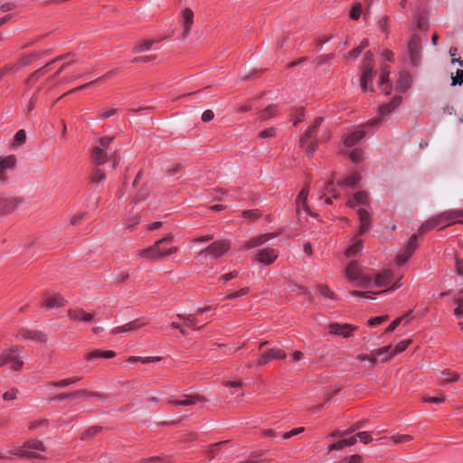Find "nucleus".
<instances>
[{"instance_id": "nucleus-30", "label": "nucleus", "mask_w": 463, "mask_h": 463, "mask_svg": "<svg viewBox=\"0 0 463 463\" xmlns=\"http://www.w3.org/2000/svg\"><path fill=\"white\" fill-rule=\"evenodd\" d=\"M361 175L358 173H353L342 181L338 182V184L342 187L354 188L360 182Z\"/></svg>"}, {"instance_id": "nucleus-35", "label": "nucleus", "mask_w": 463, "mask_h": 463, "mask_svg": "<svg viewBox=\"0 0 463 463\" xmlns=\"http://www.w3.org/2000/svg\"><path fill=\"white\" fill-rule=\"evenodd\" d=\"M22 337L24 339H32L39 343L46 341V335L40 331H25L22 333Z\"/></svg>"}, {"instance_id": "nucleus-16", "label": "nucleus", "mask_w": 463, "mask_h": 463, "mask_svg": "<svg viewBox=\"0 0 463 463\" xmlns=\"http://www.w3.org/2000/svg\"><path fill=\"white\" fill-rule=\"evenodd\" d=\"M274 237H275V235L273 233H266V234H261V235L252 237L244 242L242 249L250 250L252 248L261 246L265 242H267L268 241H269L270 239H272Z\"/></svg>"}, {"instance_id": "nucleus-28", "label": "nucleus", "mask_w": 463, "mask_h": 463, "mask_svg": "<svg viewBox=\"0 0 463 463\" xmlns=\"http://www.w3.org/2000/svg\"><path fill=\"white\" fill-rule=\"evenodd\" d=\"M440 384L446 385L449 383H453L458 380V374L450 370H443L439 372Z\"/></svg>"}, {"instance_id": "nucleus-3", "label": "nucleus", "mask_w": 463, "mask_h": 463, "mask_svg": "<svg viewBox=\"0 0 463 463\" xmlns=\"http://www.w3.org/2000/svg\"><path fill=\"white\" fill-rule=\"evenodd\" d=\"M231 248V241L230 240H219L213 241L212 244H210L205 249L202 250L198 255L197 259H202L203 257H206L207 255H210L211 257L217 259L222 257L223 254H225L229 249Z\"/></svg>"}, {"instance_id": "nucleus-50", "label": "nucleus", "mask_w": 463, "mask_h": 463, "mask_svg": "<svg viewBox=\"0 0 463 463\" xmlns=\"http://www.w3.org/2000/svg\"><path fill=\"white\" fill-rule=\"evenodd\" d=\"M249 290H250L249 288H241L240 290H238L236 292L228 294L225 297V299H233V298H240L241 296L246 295L249 292Z\"/></svg>"}, {"instance_id": "nucleus-43", "label": "nucleus", "mask_w": 463, "mask_h": 463, "mask_svg": "<svg viewBox=\"0 0 463 463\" xmlns=\"http://www.w3.org/2000/svg\"><path fill=\"white\" fill-rule=\"evenodd\" d=\"M242 216L249 221H255L260 217L261 213L258 209L246 210L242 212Z\"/></svg>"}, {"instance_id": "nucleus-49", "label": "nucleus", "mask_w": 463, "mask_h": 463, "mask_svg": "<svg viewBox=\"0 0 463 463\" xmlns=\"http://www.w3.org/2000/svg\"><path fill=\"white\" fill-rule=\"evenodd\" d=\"M394 443H405L412 440V436L411 435H397L390 438Z\"/></svg>"}, {"instance_id": "nucleus-7", "label": "nucleus", "mask_w": 463, "mask_h": 463, "mask_svg": "<svg viewBox=\"0 0 463 463\" xmlns=\"http://www.w3.org/2000/svg\"><path fill=\"white\" fill-rule=\"evenodd\" d=\"M402 97L396 96L394 97L390 103H386L382 105L379 108V116L370 121H368V125L370 127L377 126L383 119V118L388 114H390L393 109L398 108L402 103Z\"/></svg>"}, {"instance_id": "nucleus-56", "label": "nucleus", "mask_w": 463, "mask_h": 463, "mask_svg": "<svg viewBox=\"0 0 463 463\" xmlns=\"http://www.w3.org/2000/svg\"><path fill=\"white\" fill-rule=\"evenodd\" d=\"M15 4L12 1L0 2V13H5L14 9Z\"/></svg>"}, {"instance_id": "nucleus-6", "label": "nucleus", "mask_w": 463, "mask_h": 463, "mask_svg": "<svg viewBox=\"0 0 463 463\" xmlns=\"http://www.w3.org/2000/svg\"><path fill=\"white\" fill-rule=\"evenodd\" d=\"M408 54L412 66L418 67L421 59V40L419 35L413 34L408 43Z\"/></svg>"}, {"instance_id": "nucleus-20", "label": "nucleus", "mask_w": 463, "mask_h": 463, "mask_svg": "<svg viewBox=\"0 0 463 463\" xmlns=\"http://www.w3.org/2000/svg\"><path fill=\"white\" fill-rule=\"evenodd\" d=\"M64 302L65 300L59 294H46L43 304L49 308H53L62 307Z\"/></svg>"}, {"instance_id": "nucleus-10", "label": "nucleus", "mask_w": 463, "mask_h": 463, "mask_svg": "<svg viewBox=\"0 0 463 463\" xmlns=\"http://www.w3.org/2000/svg\"><path fill=\"white\" fill-rule=\"evenodd\" d=\"M279 251L273 248H264L259 250L255 256V260L265 265L272 264L278 258Z\"/></svg>"}, {"instance_id": "nucleus-18", "label": "nucleus", "mask_w": 463, "mask_h": 463, "mask_svg": "<svg viewBox=\"0 0 463 463\" xmlns=\"http://www.w3.org/2000/svg\"><path fill=\"white\" fill-rule=\"evenodd\" d=\"M357 214L360 221V228L358 234L362 235L371 227V216L369 213L364 209H359Z\"/></svg>"}, {"instance_id": "nucleus-27", "label": "nucleus", "mask_w": 463, "mask_h": 463, "mask_svg": "<svg viewBox=\"0 0 463 463\" xmlns=\"http://www.w3.org/2000/svg\"><path fill=\"white\" fill-rule=\"evenodd\" d=\"M393 279V273L392 270L387 269L382 273L377 274L374 279V284L377 287L387 286Z\"/></svg>"}, {"instance_id": "nucleus-19", "label": "nucleus", "mask_w": 463, "mask_h": 463, "mask_svg": "<svg viewBox=\"0 0 463 463\" xmlns=\"http://www.w3.org/2000/svg\"><path fill=\"white\" fill-rule=\"evenodd\" d=\"M411 82L412 78L411 74L406 71H402L396 83L397 90L402 93L406 92L411 88Z\"/></svg>"}, {"instance_id": "nucleus-53", "label": "nucleus", "mask_w": 463, "mask_h": 463, "mask_svg": "<svg viewBox=\"0 0 463 463\" xmlns=\"http://www.w3.org/2000/svg\"><path fill=\"white\" fill-rule=\"evenodd\" d=\"M318 290L322 296L327 298H334L335 294L330 290V288L326 285H320L318 287Z\"/></svg>"}, {"instance_id": "nucleus-17", "label": "nucleus", "mask_w": 463, "mask_h": 463, "mask_svg": "<svg viewBox=\"0 0 463 463\" xmlns=\"http://www.w3.org/2000/svg\"><path fill=\"white\" fill-rule=\"evenodd\" d=\"M204 398L203 396H200L198 394L194 395H184L182 399L179 400H170L168 402L173 405L176 406H190L194 405L199 402H203Z\"/></svg>"}, {"instance_id": "nucleus-13", "label": "nucleus", "mask_w": 463, "mask_h": 463, "mask_svg": "<svg viewBox=\"0 0 463 463\" xmlns=\"http://www.w3.org/2000/svg\"><path fill=\"white\" fill-rule=\"evenodd\" d=\"M148 324V320L142 317V318H137V319H135L131 322H128L121 326H118V327H115L111 333L113 335H118V334H121L123 332H128V331H133V330H137L146 325Z\"/></svg>"}, {"instance_id": "nucleus-1", "label": "nucleus", "mask_w": 463, "mask_h": 463, "mask_svg": "<svg viewBox=\"0 0 463 463\" xmlns=\"http://www.w3.org/2000/svg\"><path fill=\"white\" fill-rule=\"evenodd\" d=\"M46 452L43 443L40 440H29L24 446L7 451L8 454L18 456L26 459H43V453Z\"/></svg>"}, {"instance_id": "nucleus-14", "label": "nucleus", "mask_w": 463, "mask_h": 463, "mask_svg": "<svg viewBox=\"0 0 463 463\" xmlns=\"http://www.w3.org/2000/svg\"><path fill=\"white\" fill-rule=\"evenodd\" d=\"M15 164L16 158L14 156H0V182L5 183L7 181L6 172L9 169H13Z\"/></svg>"}, {"instance_id": "nucleus-37", "label": "nucleus", "mask_w": 463, "mask_h": 463, "mask_svg": "<svg viewBox=\"0 0 463 463\" xmlns=\"http://www.w3.org/2000/svg\"><path fill=\"white\" fill-rule=\"evenodd\" d=\"M112 73H113V71H109V72H107L105 75H103V76H101V77H99V78H98V79H96V80H92V81H90V82H88V83H85V84H83V85H81V86H79V87H77V88H74V89L71 90L69 92L65 93L63 96H65V95H67V94H70V93H74V92H76V91H78V90H84V89H86V88H88V87H90V86H92V85H94V84H96V83H98V82H100V81H102L105 78L109 77Z\"/></svg>"}, {"instance_id": "nucleus-47", "label": "nucleus", "mask_w": 463, "mask_h": 463, "mask_svg": "<svg viewBox=\"0 0 463 463\" xmlns=\"http://www.w3.org/2000/svg\"><path fill=\"white\" fill-rule=\"evenodd\" d=\"M356 360L360 362H369L372 365L376 364H375V358L373 356V351H371L370 354H361L356 356Z\"/></svg>"}, {"instance_id": "nucleus-41", "label": "nucleus", "mask_w": 463, "mask_h": 463, "mask_svg": "<svg viewBox=\"0 0 463 463\" xmlns=\"http://www.w3.org/2000/svg\"><path fill=\"white\" fill-rule=\"evenodd\" d=\"M417 238H418V234H413L407 245H406V248H405V252L408 253L409 255H412V253L415 251V250L417 249Z\"/></svg>"}, {"instance_id": "nucleus-29", "label": "nucleus", "mask_w": 463, "mask_h": 463, "mask_svg": "<svg viewBox=\"0 0 463 463\" xmlns=\"http://www.w3.org/2000/svg\"><path fill=\"white\" fill-rule=\"evenodd\" d=\"M391 73V70L389 66H383L382 68V74L380 76V83L383 86V91L389 95L391 93L392 85L389 83V75Z\"/></svg>"}, {"instance_id": "nucleus-24", "label": "nucleus", "mask_w": 463, "mask_h": 463, "mask_svg": "<svg viewBox=\"0 0 463 463\" xmlns=\"http://www.w3.org/2000/svg\"><path fill=\"white\" fill-rule=\"evenodd\" d=\"M80 395H87V396H93V397H101L102 396V394H100L99 392H89L87 390H78V391L71 392V393L58 394V395L54 396L53 398H52V401H61L68 397H79Z\"/></svg>"}, {"instance_id": "nucleus-8", "label": "nucleus", "mask_w": 463, "mask_h": 463, "mask_svg": "<svg viewBox=\"0 0 463 463\" xmlns=\"http://www.w3.org/2000/svg\"><path fill=\"white\" fill-rule=\"evenodd\" d=\"M287 357L286 353L279 348H269L264 351L257 361V364L260 366L268 364L273 359H285Z\"/></svg>"}, {"instance_id": "nucleus-9", "label": "nucleus", "mask_w": 463, "mask_h": 463, "mask_svg": "<svg viewBox=\"0 0 463 463\" xmlns=\"http://www.w3.org/2000/svg\"><path fill=\"white\" fill-rule=\"evenodd\" d=\"M376 74V71L373 69V64H364L363 75L361 78V88L364 91H373V88L372 85L373 80Z\"/></svg>"}, {"instance_id": "nucleus-44", "label": "nucleus", "mask_w": 463, "mask_h": 463, "mask_svg": "<svg viewBox=\"0 0 463 463\" xmlns=\"http://www.w3.org/2000/svg\"><path fill=\"white\" fill-rule=\"evenodd\" d=\"M38 57L37 54H31V55H28V56H25L20 61L19 63H17L16 65H13V66H7L8 68H11V70L13 69H15V70H18L20 69L21 67L23 66H25L27 64L30 63V61L33 59H36Z\"/></svg>"}, {"instance_id": "nucleus-36", "label": "nucleus", "mask_w": 463, "mask_h": 463, "mask_svg": "<svg viewBox=\"0 0 463 463\" xmlns=\"http://www.w3.org/2000/svg\"><path fill=\"white\" fill-rule=\"evenodd\" d=\"M156 42L157 41H156V40H150V39H146V40L140 41L134 46L133 52H144L149 50L153 46V44L156 43Z\"/></svg>"}, {"instance_id": "nucleus-38", "label": "nucleus", "mask_w": 463, "mask_h": 463, "mask_svg": "<svg viewBox=\"0 0 463 463\" xmlns=\"http://www.w3.org/2000/svg\"><path fill=\"white\" fill-rule=\"evenodd\" d=\"M80 379H81L80 377L67 378V379H63V380H61V381H58V382L49 383L48 386H50V387L63 388V387H66V386H68L70 384H72V383H75L79 382Z\"/></svg>"}, {"instance_id": "nucleus-45", "label": "nucleus", "mask_w": 463, "mask_h": 463, "mask_svg": "<svg viewBox=\"0 0 463 463\" xmlns=\"http://www.w3.org/2000/svg\"><path fill=\"white\" fill-rule=\"evenodd\" d=\"M455 303L457 307L454 310V315L458 318H461L463 317V298L461 297H456Z\"/></svg>"}, {"instance_id": "nucleus-21", "label": "nucleus", "mask_w": 463, "mask_h": 463, "mask_svg": "<svg viewBox=\"0 0 463 463\" xmlns=\"http://www.w3.org/2000/svg\"><path fill=\"white\" fill-rule=\"evenodd\" d=\"M392 346L387 345L382 348L374 349L373 351V356L375 358V364L378 362L384 363L392 357Z\"/></svg>"}, {"instance_id": "nucleus-22", "label": "nucleus", "mask_w": 463, "mask_h": 463, "mask_svg": "<svg viewBox=\"0 0 463 463\" xmlns=\"http://www.w3.org/2000/svg\"><path fill=\"white\" fill-rule=\"evenodd\" d=\"M17 205L16 198H0V215L12 213Z\"/></svg>"}, {"instance_id": "nucleus-63", "label": "nucleus", "mask_w": 463, "mask_h": 463, "mask_svg": "<svg viewBox=\"0 0 463 463\" xmlns=\"http://www.w3.org/2000/svg\"><path fill=\"white\" fill-rule=\"evenodd\" d=\"M410 257H411V255L406 253L405 250H403L402 252L399 253L397 255V257H396V263H397V265H399V266L403 265L409 260Z\"/></svg>"}, {"instance_id": "nucleus-12", "label": "nucleus", "mask_w": 463, "mask_h": 463, "mask_svg": "<svg viewBox=\"0 0 463 463\" xmlns=\"http://www.w3.org/2000/svg\"><path fill=\"white\" fill-rule=\"evenodd\" d=\"M162 246L158 241L153 245L138 251V256L145 257L150 260L156 261L163 259L162 252H159V247Z\"/></svg>"}, {"instance_id": "nucleus-52", "label": "nucleus", "mask_w": 463, "mask_h": 463, "mask_svg": "<svg viewBox=\"0 0 463 463\" xmlns=\"http://www.w3.org/2000/svg\"><path fill=\"white\" fill-rule=\"evenodd\" d=\"M361 13H362L361 4H355L350 12V17L353 20H357L360 17Z\"/></svg>"}, {"instance_id": "nucleus-61", "label": "nucleus", "mask_w": 463, "mask_h": 463, "mask_svg": "<svg viewBox=\"0 0 463 463\" xmlns=\"http://www.w3.org/2000/svg\"><path fill=\"white\" fill-rule=\"evenodd\" d=\"M364 459L361 455L354 454L350 456L349 458H345L342 463H363Z\"/></svg>"}, {"instance_id": "nucleus-54", "label": "nucleus", "mask_w": 463, "mask_h": 463, "mask_svg": "<svg viewBox=\"0 0 463 463\" xmlns=\"http://www.w3.org/2000/svg\"><path fill=\"white\" fill-rule=\"evenodd\" d=\"M178 250L179 249L176 246H172L167 249L164 248L163 245L159 247V252L164 253L163 259L166 258L167 256H169L171 254L176 253L178 251Z\"/></svg>"}, {"instance_id": "nucleus-59", "label": "nucleus", "mask_w": 463, "mask_h": 463, "mask_svg": "<svg viewBox=\"0 0 463 463\" xmlns=\"http://www.w3.org/2000/svg\"><path fill=\"white\" fill-rule=\"evenodd\" d=\"M26 139V135H25V132L24 130L23 129H20L16 132L15 136H14V144L15 145H21L23 144Z\"/></svg>"}, {"instance_id": "nucleus-31", "label": "nucleus", "mask_w": 463, "mask_h": 463, "mask_svg": "<svg viewBox=\"0 0 463 463\" xmlns=\"http://www.w3.org/2000/svg\"><path fill=\"white\" fill-rule=\"evenodd\" d=\"M356 443V437H351L348 439H342L339 441L329 446V451L341 450L345 447L353 446Z\"/></svg>"}, {"instance_id": "nucleus-32", "label": "nucleus", "mask_w": 463, "mask_h": 463, "mask_svg": "<svg viewBox=\"0 0 463 463\" xmlns=\"http://www.w3.org/2000/svg\"><path fill=\"white\" fill-rule=\"evenodd\" d=\"M364 136V131L356 130L353 133L349 134L345 139V146L347 147H352L355 144H357Z\"/></svg>"}, {"instance_id": "nucleus-48", "label": "nucleus", "mask_w": 463, "mask_h": 463, "mask_svg": "<svg viewBox=\"0 0 463 463\" xmlns=\"http://www.w3.org/2000/svg\"><path fill=\"white\" fill-rule=\"evenodd\" d=\"M433 228H435V227L432 225V222H431L430 219H429V220L425 221L420 225V227L419 228V231H418V235H422L425 232L432 230Z\"/></svg>"}, {"instance_id": "nucleus-4", "label": "nucleus", "mask_w": 463, "mask_h": 463, "mask_svg": "<svg viewBox=\"0 0 463 463\" xmlns=\"http://www.w3.org/2000/svg\"><path fill=\"white\" fill-rule=\"evenodd\" d=\"M345 276L350 281L356 282L359 287L365 288L371 281L372 278L364 274L356 261H352L345 269Z\"/></svg>"}, {"instance_id": "nucleus-39", "label": "nucleus", "mask_w": 463, "mask_h": 463, "mask_svg": "<svg viewBox=\"0 0 463 463\" xmlns=\"http://www.w3.org/2000/svg\"><path fill=\"white\" fill-rule=\"evenodd\" d=\"M277 113V106L269 105L263 110L259 112L260 118L262 120H268L269 118L274 117Z\"/></svg>"}, {"instance_id": "nucleus-58", "label": "nucleus", "mask_w": 463, "mask_h": 463, "mask_svg": "<svg viewBox=\"0 0 463 463\" xmlns=\"http://www.w3.org/2000/svg\"><path fill=\"white\" fill-rule=\"evenodd\" d=\"M105 179V174L99 169H95L91 174V181L99 183Z\"/></svg>"}, {"instance_id": "nucleus-25", "label": "nucleus", "mask_w": 463, "mask_h": 463, "mask_svg": "<svg viewBox=\"0 0 463 463\" xmlns=\"http://www.w3.org/2000/svg\"><path fill=\"white\" fill-rule=\"evenodd\" d=\"M68 317L72 320H80V321H85L89 322L92 320L93 315L90 313L86 312L83 309H69L68 310Z\"/></svg>"}, {"instance_id": "nucleus-40", "label": "nucleus", "mask_w": 463, "mask_h": 463, "mask_svg": "<svg viewBox=\"0 0 463 463\" xmlns=\"http://www.w3.org/2000/svg\"><path fill=\"white\" fill-rule=\"evenodd\" d=\"M69 54H65V55H61L59 57H57L56 59L52 60V61L48 62L44 67L35 71L32 75L31 77L29 78L28 80H33L34 78H38L40 76H42L43 73H44V70L45 68H47L49 65L54 63L56 61H60V60H62V59H65L66 57H68Z\"/></svg>"}, {"instance_id": "nucleus-11", "label": "nucleus", "mask_w": 463, "mask_h": 463, "mask_svg": "<svg viewBox=\"0 0 463 463\" xmlns=\"http://www.w3.org/2000/svg\"><path fill=\"white\" fill-rule=\"evenodd\" d=\"M329 333L332 335H341L343 337H349L353 331L356 329V326L350 324H338L331 323L328 326Z\"/></svg>"}, {"instance_id": "nucleus-5", "label": "nucleus", "mask_w": 463, "mask_h": 463, "mask_svg": "<svg viewBox=\"0 0 463 463\" xmlns=\"http://www.w3.org/2000/svg\"><path fill=\"white\" fill-rule=\"evenodd\" d=\"M323 121L322 118H317L307 132L300 137V146L306 151L307 156H312L317 149V141L312 139L313 133L319 128Z\"/></svg>"}, {"instance_id": "nucleus-57", "label": "nucleus", "mask_w": 463, "mask_h": 463, "mask_svg": "<svg viewBox=\"0 0 463 463\" xmlns=\"http://www.w3.org/2000/svg\"><path fill=\"white\" fill-rule=\"evenodd\" d=\"M350 158L354 163H359L363 160V151L360 149H354L350 153Z\"/></svg>"}, {"instance_id": "nucleus-15", "label": "nucleus", "mask_w": 463, "mask_h": 463, "mask_svg": "<svg viewBox=\"0 0 463 463\" xmlns=\"http://www.w3.org/2000/svg\"><path fill=\"white\" fill-rule=\"evenodd\" d=\"M194 24V13L191 9L185 8L182 14V37L186 39Z\"/></svg>"}, {"instance_id": "nucleus-51", "label": "nucleus", "mask_w": 463, "mask_h": 463, "mask_svg": "<svg viewBox=\"0 0 463 463\" xmlns=\"http://www.w3.org/2000/svg\"><path fill=\"white\" fill-rule=\"evenodd\" d=\"M355 437L356 439L358 438L364 444H368L373 441V438L371 437L368 431L358 432Z\"/></svg>"}, {"instance_id": "nucleus-60", "label": "nucleus", "mask_w": 463, "mask_h": 463, "mask_svg": "<svg viewBox=\"0 0 463 463\" xmlns=\"http://www.w3.org/2000/svg\"><path fill=\"white\" fill-rule=\"evenodd\" d=\"M365 422H366V420H365L356 421L355 423H354L350 428H348V429L345 430V433H346V434L354 433V431H356L357 430H359V429L363 428Z\"/></svg>"}, {"instance_id": "nucleus-26", "label": "nucleus", "mask_w": 463, "mask_h": 463, "mask_svg": "<svg viewBox=\"0 0 463 463\" xmlns=\"http://www.w3.org/2000/svg\"><path fill=\"white\" fill-rule=\"evenodd\" d=\"M368 194L366 192L360 191L354 194L352 198L348 200L346 205L354 208L358 204H368Z\"/></svg>"}, {"instance_id": "nucleus-55", "label": "nucleus", "mask_w": 463, "mask_h": 463, "mask_svg": "<svg viewBox=\"0 0 463 463\" xmlns=\"http://www.w3.org/2000/svg\"><path fill=\"white\" fill-rule=\"evenodd\" d=\"M449 54H450V56H451V58H452V59H451V62H452V63H458L459 66L463 67V61H462L460 58L456 57V56H457V54H458V50H457V48H455V47H451V48L449 49Z\"/></svg>"}, {"instance_id": "nucleus-64", "label": "nucleus", "mask_w": 463, "mask_h": 463, "mask_svg": "<svg viewBox=\"0 0 463 463\" xmlns=\"http://www.w3.org/2000/svg\"><path fill=\"white\" fill-rule=\"evenodd\" d=\"M100 430H101V428L98 427V426L90 427L82 434L81 439H88L89 437L93 436L96 433H98Z\"/></svg>"}, {"instance_id": "nucleus-23", "label": "nucleus", "mask_w": 463, "mask_h": 463, "mask_svg": "<svg viewBox=\"0 0 463 463\" xmlns=\"http://www.w3.org/2000/svg\"><path fill=\"white\" fill-rule=\"evenodd\" d=\"M441 218L444 219L446 224L443 227L453 224L458 219L463 218V210H449L441 213Z\"/></svg>"}, {"instance_id": "nucleus-33", "label": "nucleus", "mask_w": 463, "mask_h": 463, "mask_svg": "<svg viewBox=\"0 0 463 463\" xmlns=\"http://www.w3.org/2000/svg\"><path fill=\"white\" fill-rule=\"evenodd\" d=\"M362 247H363L362 240L358 239L357 236H355L354 238L353 244L346 249L345 254L347 258L354 257L362 250Z\"/></svg>"}, {"instance_id": "nucleus-2", "label": "nucleus", "mask_w": 463, "mask_h": 463, "mask_svg": "<svg viewBox=\"0 0 463 463\" xmlns=\"http://www.w3.org/2000/svg\"><path fill=\"white\" fill-rule=\"evenodd\" d=\"M21 348L15 346L14 348L5 350L0 354V367L4 365H10L14 371H18L22 368L24 356L21 355Z\"/></svg>"}, {"instance_id": "nucleus-46", "label": "nucleus", "mask_w": 463, "mask_h": 463, "mask_svg": "<svg viewBox=\"0 0 463 463\" xmlns=\"http://www.w3.org/2000/svg\"><path fill=\"white\" fill-rule=\"evenodd\" d=\"M409 344H410L409 340H403V341H401L400 343H398L395 345V347L393 348V350L392 351V356L403 352L408 347Z\"/></svg>"}, {"instance_id": "nucleus-34", "label": "nucleus", "mask_w": 463, "mask_h": 463, "mask_svg": "<svg viewBox=\"0 0 463 463\" xmlns=\"http://www.w3.org/2000/svg\"><path fill=\"white\" fill-rule=\"evenodd\" d=\"M91 156L93 163L99 165H103L107 161V154L101 147H94Z\"/></svg>"}, {"instance_id": "nucleus-62", "label": "nucleus", "mask_w": 463, "mask_h": 463, "mask_svg": "<svg viewBox=\"0 0 463 463\" xmlns=\"http://www.w3.org/2000/svg\"><path fill=\"white\" fill-rule=\"evenodd\" d=\"M462 83H463V71L458 70L456 72V76L452 77L451 85L456 86V85H461Z\"/></svg>"}, {"instance_id": "nucleus-42", "label": "nucleus", "mask_w": 463, "mask_h": 463, "mask_svg": "<svg viewBox=\"0 0 463 463\" xmlns=\"http://www.w3.org/2000/svg\"><path fill=\"white\" fill-rule=\"evenodd\" d=\"M177 317L180 319H184L187 322V325L194 327V329L199 330L201 327L196 326V319L195 315L189 314V315H184V314H177Z\"/></svg>"}]
</instances>
